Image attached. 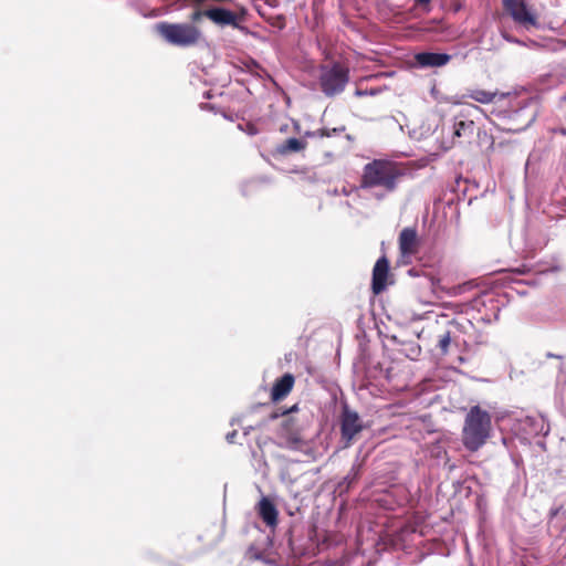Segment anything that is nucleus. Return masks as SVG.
<instances>
[{"instance_id":"nucleus-1","label":"nucleus","mask_w":566,"mask_h":566,"mask_svg":"<svg viewBox=\"0 0 566 566\" xmlns=\"http://www.w3.org/2000/svg\"><path fill=\"white\" fill-rule=\"evenodd\" d=\"M412 178V168L408 163L375 158L363 167L359 187L376 190L377 199L396 192L400 185Z\"/></svg>"},{"instance_id":"nucleus-2","label":"nucleus","mask_w":566,"mask_h":566,"mask_svg":"<svg viewBox=\"0 0 566 566\" xmlns=\"http://www.w3.org/2000/svg\"><path fill=\"white\" fill-rule=\"evenodd\" d=\"M492 432V417L489 411L480 406L470 408L464 418L462 428V444L471 451L476 452L490 439Z\"/></svg>"},{"instance_id":"nucleus-3","label":"nucleus","mask_w":566,"mask_h":566,"mask_svg":"<svg viewBox=\"0 0 566 566\" xmlns=\"http://www.w3.org/2000/svg\"><path fill=\"white\" fill-rule=\"evenodd\" d=\"M154 31L167 43L182 48L196 44L200 38L199 29L190 23L163 21L154 25Z\"/></svg>"},{"instance_id":"nucleus-4","label":"nucleus","mask_w":566,"mask_h":566,"mask_svg":"<svg viewBox=\"0 0 566 566\" xmlns=\"http://www.w3.org/2000/svg\"><path fill=\"white\" fill-rule=\"evenodd\" d=\"M349 81V69L346 64L334 62L323 65L319 73V86L327 96L339 94Z\"/></svg>"},{"instance_id":"nucleus-5","label":"nucleus","mask_w":566,"mask_h":566,"mask_svg":"<svg viewBox=\"0 0 566 566\" xmlns=\"http://www.w3.org/2000/svg\"><path fill=\"white\" fill-rule=\"evenodd\" d=\"M504 11L513 21L525 29L537 28V15L532 12L525 0H502Z\"/></svg>"},{"instance_id":"nucleus-6","label":"nucleus","mask_w":566,"mask_h":566,"mask_svg":"<svg viewBox=\"0 0 566 566\" xmlns=\"http://www.w3.org/2000/svg\"><path fill=\"white\" fill-rule=\"evenodd\" d=\"M363 430V423L357 412L345 409L340 419L342 440L348 447L353 439Z\"/></svg>"},{"instance_id":"nucleus-7","label":"nucleus","mask_w":566,"mask_h":566,"mask_svg":"<svg viewBox=\"0 0 566 566\" xmlns=\"http://www.w3.org/2000/svg\"><path fill=\"white\" fill-rule=\"evenodd\" d=\"M280 438L282 439L280 446L291 450H302L305 444L300 429L295 427V421L291 418L282 423Z\"/></svg>"},{"instance_id":"nucleus-8","label":"nucleus","mask_w":566,"mask_h":566,"mask_svg":"<svg viewBox=\"0 0 566 566\" xmlns=\"http://www.w3.org/2000/svg\"><path fill=\"white\" fill-rule=\"evenodd\" d=\"M389 273V261L386 256L379 258L373 269L371 289L374 294H379L386 289Z\"/></svg>"},{"instance_id":"nucleus-9","label":"nucleus","mask_w":566,"mask_h":566,"mask_svg":"<svg viewBox=\"0 0 566 566\" xmlns=\"http://www.w3.org/2000/svg\"><path fill=\"white\" fill-rule=\"evenodd\" d=\"M419 242L415 228H405L399 234V249L402 255H412L418 252Z\"/></svg>"},{"instance_id":"nucleus-10","label":"nucleus","mask_w":566,"mask_h":566,"mask_svg":"<svg viewBox=\"0 0 566 566\" xmlns=\"http://www.w3.org/2000/svg\"><path fill=\"white\" fill-rule=\"evenodd\" d=\"M295 378L292 374H284L277 378L271 390V400L276 402L283 400L293 389Z\"/></svg>"},{"instance_id":"nucleus-11","label":"nucleus","mask_w":566,"mask_h":566,"mask_svg":"<svg viewBox=\"0 0 566 566\" xmlns=\"http://www.w3.org/2000/svg\"><path fill=\"white\" fill-rule=\"evenodd\" d=\"M205 17L219 25H232L239 28L238 15L223 8H212L205 11Z\"/></svg>"},{"instance_id":"nucleus-12","label":"nucleus","mask_w":566,"mask_h":566,"mask_svg":"<svg viewBox=\"0 0 566 566\" xmlns=\"http://www.w3.org/2000/svg\"><path fill=\"white\" fill-rule=\"evenodd\" d=\"M451 55L447 53L421 52L415 55L416 63L421 67H440L449 63Z\"/></svg>"},{"instance_id":"nucleus-13","label":"nucleus","mask_w":566,"mask_h":566,"mask_svg":"<svg viewBox=\"0 0 566 566\" xmlns=\"http://www.w3.org/2000/svg\"><path fill=\"white\" fill-rule=\"evenodd\" d=\"M258 513L262 521L270 527H274L277 524L279 512L274 503L268 499L262 497L258 504Z\"/></svg>"},{"instance_id":"nucleus-14","label":"nucleus","mask_w":566,"mask_h":566,"mask_svg":"<svg viewBox=\"0 0 566 566\" xmlns=\"http://www.w3.org/2000/svg\"><path fill=\"white\" fill-rule=\"evenodd\" d=\"M474 120L457 117L453 124V138H470L475 132Z\"/></svg>"},{"instance_id":"nucleus-15","label":"nucleus","mask_w":566,"mask_h":566,"mask_svg":"<svg viewBox=\"0 0 566 566\" xmlns=\"http://www.w3.org/2000/svg\"><path fill=\"white\" fill-rule=\"evenodd\" d=\"M523 109L524 108H505V109H500L497 112V116L500 114L504 113V114H507V117H509L510 120L514 122V124L512 126L504 127L505 129H509V130H522V129L526 128L534 120L535 115H532L530 118H527L523 123H518L517 119L521 116V112Z\"/></svg>"},{"instance_id":"nucleus-16","label":"nucleus","mask_w":566,"mask_h":566,"mask_svg":"<svg viewBox=\"0 0 566 566\" xmlns=\"http://www.w3.org/2000/svg\"><path fill=\"white\" fill-rule=\"evenodd\" d=\"M336 108H325L324 112H323V115H322V122L324 124V127L321 129V135L322 136H331V132L332 133H335V134H338V133H343L345 130V125L344 124H339L337 126H333L331 127V119L335 116V112Z\"/></svg>"},{"instance_id":"nucleus-17","label":"nucleus","mask_w":566,"mask_h":566,"mask_svg":"<svg viewBox=\"0 0 566 566\" xmlns=\"http://www.w3.org/2000/svg\"><path fill=\"white\" fill-rule=\"evenodd\" d=\"M306 143L302 139L292 137L284 140L282 144H280L276 148L277 153L281 155H289L292 153H298L303 149H305Z\"/></svg>"},{"instance_id":"nucleus-18","label":"nucleus","mask_w":566,"mask_h":566,"mask_svg":"<svg viewBox=\"0 0 566 566\" xmlns=\"http://www.w3.org/2000/svg\"><path fill=\"white\" fill-rule=\"evenodd\" d=\"M496 96V93L488 92L484 90H474L471 92L470 97L474 99L475 102L482 103V104H489L494 101V97Z\"/></svg>"},{"instance_id":"nucleus-19","label":"nucleus","mask_w":566,"mask_h":566,"mask_svg":"<svg viewBox=\"0 0 566 566\" xmlns=\"http://www.w3.org/2000/svg\"><path fill=\"white\" fill-rule=\"evenodd\" d=\"M450 343H451V333L449 331H447L446 333H443L442 335L439 336L438 347L443 355H446L448 353Z\"/></svg>"},{"instance_id":"nucleus-20","label":"nucleus","mask_w":566,"mask_h":566,"mask_svg":"<svg viewBox=\"0 0 566 566\" xmlns=\"http://www.w3.org/2000/svg\"><path fill=\"white\" fill-rule=\"evenodd\" d=\"M479 138L481 142H484L488 144L486 146V151H492L493 148H494V139L491 135H488L486 133H484L482 136L479 134Z\"/></svg>"},{"instance_id":"nucleus-21","label":"nucleus","mask_w":566,"mask_h":566,"mask_svg":"<svg viewBox=\"0 0 566 566\" xmlns=\"http://www.w3.org/2000/svg\"><path fill=\"white\" fill-rule=\"evenodd\" d=\"M202 15H205V11H195L191 15L192 21H198Z\"/></svg>"},{"instance_id":"nucleus-22","label":"nucleus","mask_w":566,"mask_h":566,"mask_svg":"<svg viewBox=\"0 0 566 566\" xmlns=\"http://www.w3.org/2000/svg\"><path fill=\"white\" fill-rule=\"evenodd\" d=\"M465 286H467V284L459 285V286L454 287L453 294H460L465 289Z\"/></svg>"},{"instance_id":"nucleus-23","label":"nucleus","mask_w":566,"mask_h":566,"mask_svg":"<svg viewBox=\"0 0 566 566\" xmlns=\"http://www.w3.org/2000/svg\"><path fill=\"white\" fill-rule=\"evenodd\" d=\"M419 6H428L431 0H415Z\"/></svg>"},{"instance_id":"nucleus-24","label":"nucleus","mask_w":566,"mask_h":566,"mask_svg":"<svg viewBox=\"0 0 566 566\" xmlns=\"http://www.w3.org/2000/svg\"><path fill=\"white\" fill-rule=\"evenodd\" d=\"M249 127V134L254 135L258 133V130L254 128L252 124H248Z\"/></svg>"},{"instance_id":"nucleus-25","label":"nucleus","mask_w":566,"mask_h":566,"mask_svg":"<svg viewBox=\"0 0 566 566\" xmlns=\"http://www.w3.org/2000/svg\"><path fill=\"white\" fill-rule=\"evenodd\" d=\"M235 436H237V432H235V431H233L232 433H228V434H227V439H228V441L232 442V441H233V438H234Z\"/></svg>"},{"instance_id":"nucleus-26","label":"nucleus","mask_w":566,"mask_h":566,"mask_svg":"<svg viewBox=\"0 0 566 566\" xmlns=\"http://www.w3.org/2000/svg\"><path fill=\"white\" fill-rule=\"evenodd\" d=\"M295 410H297V406H296V405H294L290 410L284 411V413L293 412V411H295Z\"/></svg>"},{"instance_id":"nucleus-27","label":"nucleus","mask_w":566,"mask_h":566,"mask_svg":"<svg viewBox=\"0 0 566 566\" xmlns=\"http://www.w3.org/2000/svg\"><path fill=\"white\" fill-rule=\"evenodd\" d=\"M439 102L452 103L451 101H449V99H447V98H446V99H439ZM453 103H454V104H458V102H453Z\"/></svg>"},{"instance_id":"nucleus-28","label":"nucleus","mask_w":566,"mask_h":566,"mask_svg":"<svg viewBox=\"0 0 566 566\" xmlns=\"http://www.w3.org/2000/svg\"><path fill=\"white\" fill-rule=\"evenodd\" d=\"M200 106L209 107V106H212V105L211 104H201Z\"/></svg>"},{"instance_id":"nucleus-29","label":"nucleus","mask_w":566,"mask_h":566,"mask_svg":"<svg viewBox=\"0 0 566 566\" xmlns=\"http://www.w3.org/2000/svg\"><path fill=\"white\" fill-rule=\"evenodd\" d=\"M356 93H357L358 95L363 94V92H361L360 90H357V91H356Z\"/></svg>"}]
</instances>
